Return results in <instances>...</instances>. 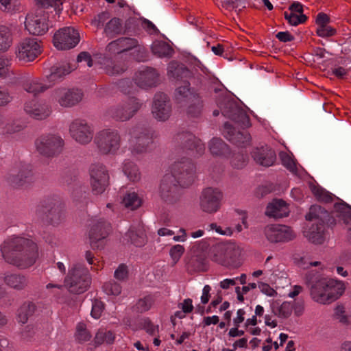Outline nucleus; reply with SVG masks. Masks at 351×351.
I'll return each mask as SVG.
<instances>
[{
	"label": "nucleus",
	"instance_id": "nucleus-1",
	"mask_svg": "<svg viewBox=\"0 0 351 351\" xmlns=\"http://www.w3.org/2000/svg\"><path fill=\"white\" fill-rule=\"evenodd\" d=\"M1 251L5 260L21 268L33 265L38 258V248L32 241L19 237L4 242Z\"/></svg>",
	"mask_w": 351,
	"mask_h": 351
},
{
	"label": "nucleus",
	"instance_id": "nucleus-2",
	"mask_svg": "<svg viewBox=\"0 0 351 351\" xmlns=\"http://www.w3.org/2000/svg\"><path fill=\"white\" fill-rule=\"evenodd\" d=\"M309 295L317 304L327 305L338 300L345 292L346 285L335 278H319L307 282Z\"/></svg>",
	"mask_w": 351,
	"mask_h": 351
},
{
	"label": "nucleus",
	"instance_id": "nucleus-3",
	"mask_svg": "<svg viewBox=\"0 0 351 351\" xmlns=\"http://www.w3.org/2000/svg\"><path fill=\"white\" fill-rule=\"evenodd\" d=\"M194 181V175L192 172L183 171L173 174H166L160 183L159 193L160 197L167 202H172L176 197L177 184L178 183L182 187H186Z\"/></svg>",
	"mask_w": 351,
	"mask_h": 351
},
{
	"label": "nucleus",
	"instance_id": "nucleus-4",
	"mask_svg": "<svg viewBox=\"0 0 351 351\" xmlns=\"http://www.w3.org/2000/svg\"><path fill=\"white\" fill-rule=\"evenodd\" d=\"M64 282L71 293H84L90 284L88 270L80 263L73 264L69 267Z\"/></svg>",
	"mask_w": 351,
	"mask_h": 351
},
{
	"label": "nucleus",
	"instance_id": "nucleus-5",
	"mask_svg": "<svg viewBox=\"0 0 351 351\" xmlns=\"http://www.w3.org/2000/svg\"><path fill=\"white\" fill-rule=\"evenodd\" d=\"M36 149L43 156L52 158L63 150L64 141L58 134L49 133L40 136L35 141Z\"/></svg>",
	"mask_w": 351,
	"mask_h": 351
},
{
	"label": "nucleus",
	"instance_id": "nucleus-6",
	"mask_svg": "<svg viewBox=\"0 0 351 351\" xmlns=\"http://www.w3.org/2000/svg\"><path fill=\"white\" fill-rule=\"evenodd\" d=\"M269 304L272 315L282 320L289 318L293 313L296 317H299L304 312L302 302L272 299L269 300Z\"/></svg>",
	"mask_w": 351,
	"mask_h": 351
},
{
	"label": "nucleus",
	"instance_id": "nucleus-7",
	"mask_svg": "<svg viewBox=\"0 0 351 351\" xmlns=\"http://www.w3.org/2000/svg\"><path fill=\"white\" fill-rule=\"evenodd\" d=\"M95 142L101 153L114 154L120 148L121 138L116 130L104 129L97 134Z\"/></svg>",
	"mask_w": 351,
	"mask_h": 351
},
{
	"label": "nucleus",
	"instance_id": "nucleus-8",
	"mask_svg": "<svg viewBox=\"0 0 351 351\" xmlns=\"http://www.w3.org/2000/svg\"><path fill=\"white\" fill-rule=\"evenodd\" d=\"M83 99V93L74 88L59 87L53 90L51 101L62 108H71Z\"/></svg>",
	"mask_w": 351,
	"mask_h": 351
},
{
	"label": "nucleus",
	"instance_id": "nucleus-9",
	"mask_svg": "<svg viewBox=\"0 0 351 351\" xmlns=\"http://www.w3.org/2000/svg\"><path fill=\"white\" fill-rule=\"evenodd\" d=\"M189 82H184L182 86H178L174 93V99L180 104H191L189 113L193 116L198 114L202 109V104L198 95L191 91Z\"/></svg>",
	"mask_w": 351,
	"mask_h": 351
},
{
	"label": "nucleus",
	"instance_id": "nucleus-10",
	"mask_svg": "<svg viewBox=\"0 0 351 351\" xmlns=\"http://www.w3.org/2000/svg\"><path fill=\"white\" fill-rule=\"evenodd\" d=\"M69 133L75 141L82 145H86L92 141L94 129L87 121L77 119L71 123Z\"/></svg>",
	"mask_w": 351,
	"mask_h": 351
},
{
	"label": "nucleus",
	"instance_id": "nucleus-11",
	"mask_svg": "<svg viewBox=\"0 0 351 351\" xmlns=\"http://www.w3.org/2000/svg\"><path fill=\"white\" fill-rule=\"evenodd\" d=\"M222 198L223 194L218 189L206 188L202 192L199 197L200 209L208 214L215 213L221 207Z\"/></svg>",
	"mask_w": 351,
	"mask_h": 351
},
{
	"label": "nucleus",
	"instance_id": "nucleus-12",
	"mask_svg": "<svg viewBox=\"0 0 351 351\" xmlns=\"http://www.w3.org/2000/svg\"><path fill=\"white\" fill-rule=\"evenodd\" d=\"M133 81L141 88H152L159 83V73L154 68L142 66L135 73Z\"/></svg>",
	"mask_w": 351,
	"mask_h": 351
},
{
	"label": "nucleus",
	"instance_id": "nucleus-13",
	"mask_svg": "<svg viewBox=\"0 0 351 351\" xmlns=\"http://www.w3.org/2000/svg\"><path fill=\"white\" fill-rule=\"evenodd\" d=\"M264 233L267 239L271 243L287 242L295 237V234L290 227L280 224L267 226Z\"/></svg>",
	"mask_w": 351,
	"mask_h": 351
},
{
	"label": "nucleus",
	"instance_id": "nucleus-14",
	"mask_svg": "<svg viewBox=\"0 0 351 351\" xmlns=\"http://www.w3.org/2000/svg\"><path fill=\"white\" fill-rule=\"evenodd\" d=\"M141 105L136 99H132L127 104L110 107L107 113L109 117L120 121H125L132 118L139 109Z\"/></svg>",
	"mask_w": 351,
	"mask_h": 351
},
{
	"label": "nucleus",
	"instance_id": "nucleus-15",
	"mask_svg": "<svg viewBox=\"0 0 351 351\" xmlns=\"http://www.w3.org/2000/svg\"><path fill=\"white\" fill-rule=\"evenodd\" d=\"M109 176L106 167L101 165H95L90 169V184L95 194L102 193L108 184Z\"/></svg>",
	"mask_w": 351,
	"mask_h": 351
},
{
	"label": "nucleus",
	"instance_id": "nucleus-16",
	"mask_svg": "<svg viewBox=\"0 0 351 351\" xmlns=\"http://www.w3.org/2000/svg\"><path fill=\"white\" fill-rule=\"evenodd\" d=\"M153 117L158 121H164L168 119L171 114V106L165 94L158 93L154 98L152 108Z\"/></svg>",
	"mask_w": 351,
	"mask_h": 351
},
{
	"label": "nucleus",
	"instance_id": "nucleus-17",
	"mask_svg": "<svg viewBox=\"0 0 351 351\" xmlns=\"http://www.w3.org/2000/svg\"><path fill=\"white\" fill-rule=\"evenodd\" d=\"M25 26L29 34L36 36L43 35L49 28L45 16L40 14H27Z\"/></svg>",
	"mask_w": 351,
	"mask_h": 351
},
{
	"label": "nucleus",
	"instance_id": "nucleus-18",
	"mask_svg": "<svg viewBox=\"0 0 351 351\" xmlns=\"http://www.w3.org/2000/svg\"><path fill=\"white\" fill-rule=\"evenodd\" d=\"M24 109L28 114L36 119H45L51 112L50 106L46 102L37 100L27 102Z\"/></svg>",
	"mask_w": 351,
	"mask_h": 351
},
{
	"label": "nucleus",
	"instance_id": "nucleus-19",
	"mask_svg": "<svg viewBox=\"0 0 351 351\" xmlns=\"http://www.w3.org/2000/svg\"><path fill=\"white\" fill-rule=\"evenodd\" d=\"M80 41L79 32L72 27L60 29L53 37V44H78Z\"/></svg>",
	"mask_w": 351,
	"mask_h": 351
},
{
	"label": "nucleus",
	"instance_id": "nucleus-20",
	"mask_svg": "<svg viewBox=\"0 0 351 351\" xmlns=\"http://www.w3.org/2000/svg\"><path fill=\"white\" fill-rule=\"evenodd\" d=\"M130 136V144L133 147L134 152L136 153L145 152L148 145L152 143L149 134L139 130L131 131Z\"/></svg>",
	"mask_w": 351,
	"mask_h": 351
},
{
	"label": "nucleus",
	"instance_id": "nucleus-21",
	"mask_svg": "<svg viewBox=\"0 0 351 351\" xmlns=\"http://www.w3.org/2000/svg\"><path fill=\"white\" fill-rule=\"evenodd\" d=\"M41 45H16V58L22 62L34 61L42 52Z\"/></svg>",
	"mask_w": 351,
	"mask_h": 351
},
{
	"label": "nucleus",
	"instance_id": "nucleus-22",
	"mask_svg": "<svg viewBox=\"0 0 351 351\" xmlns=\"http://www.w3.org/2000/svg\"><path fill=\"white\" fill-rule=\"evenodd\" d=\"M252 155L257 163L265 167L272 165L276 158L274 152L267 146L254 149Z\"/></svg>",
	"mask_w": 351,
	"mask_h": 351
},
{
	"label": "nucleus",
	"instance_id": "nucleus-23",
	"mask_svg": "<svg viewBox=\"0 0 351 351\" xmlns=\"http://www.w3.org/2000/svg\"><path fill=\"white\" fill-rule=\"evenodd\" d=\"M304 235L311 242L315 244H322L326 238L325 227L324 223H316L304 230Z\"/></svg>",
	"mask_w": 351,
	"mask_h": 351
},
{
	"label": "nucleus",
	"instance_id": "nucleus-24",
	"mask_svg": "<svg viewBox=\"0 0 351 351\" xmlns=\"http://www.w3.org/2000/svg\"><path fill=\"white\" fill-rule=\"evenodd\" d=\"M289 209L285 201L274 199L270 202L265 210V215L269 217L281 218L287 216Z\"/></svg>",
	"mask_w": 351,
	"mask_h": 351
},
{
	"label": "nucleus",
	"instance_id": "nucleus-25",
	"mask_svg": "<svg viewBox=\"0 0 351 351\" xmlns=\"http://www.w3.org/2000/svg\"><path fill=\"white\" fill-rule=\"evenodd\" d=\"M2 280L8 287L17 291L24 289L27 285L26 277L19 274L10 272L5 273L2 277Z\"/></svg>",
	"mask_w": 351,
	"mask_h": 351
},
{
	"label": "nucleus",
	"instance_id": "nucleus-26",
	"mask_svg": "<svg viewBox=\"0 0 351 351\" xmlns=\"http://www.w3.org/2000/svg\"><path fill=\"white\" fill-rule=\"evenodd\" d=\"M223 134L228 140L239 145L248 143L250 139L247 133L237 131L234 128L228 123L224 125Z\"/></svg>",
	"mask_w": 351,
	"mask_h": 351
},
{
	"label": "nucleus",
	"instance_id": "nucleus-27",
	"mask_svg": "<svg viewBox=\"0 0 351 351\" xmlns=\"http://www.w3.org/2000/svg\"><path fill=\"white\" fill-rule=\"evenodd\" d=\"M167 74L169 77L179 80L189 77L193 74V71L182 64L171 62L168 65Z\"/></svg>",
	"mask_w": 351,
	"mask_h": 351
},
{
	"label": "nucleus",
	"instance_id": "nucleus-28",
	"mask_svg": "<svg viewBox=\"0 0 351 351\" xmlns=\"http://www.w3.org/2000/svg\"><path fill=\"white\" fill-rule=\"evenodd\" d=\"M35 310V304L32 302H24L18 310L17 321L21 324L27 323L29 317L33 315Z\"/></svg>",
	"mask_w": 351,
	"mask_h": 351
},
{
	"label": "nucleus",
	"instance_id": "nucleus-29",
	"mask_svg": "<svg viewBox=\"0 0 351 351\" xmlns=\"http://www.w3.org/2000/svg\"><path fill=\"white\" fill-rule=\"evenodd\" d=\"M73 70L74 68L69 63H64L60 66H53L51 69V73L49 77L53 81L58 80L69 74Z\"/></svg>",
	"mask_w": 351,
	"mask_h": 351
},
{
	"label": "nucleus",
	"instance_id": "nucleus-30",
	"mask_svg": "<svg viewBox=\"0 0 351 351\" xmlns=\"http://www.w3.org/2000/svg\"><path fill=\"white\" fill-rule=\"evenodd\" d=\"M178 310L174 313V317L178 319L184 318L186 315L193 311V301L190 298H186L177 305Z\"/></svg>",
	"mask_w": 351,
	"mask_h": 351
},
{
	"label": "nucleus",
	"instance_id": "nucleus-31",
	"mask_svg": "<svg viewBox=\"0 0 351 351\" xmlns=\"http://www.w3.org/2000/svg\"><path fill=\"white\" fill-rule=\"evenodd\" d=\"M122 202L126 208L133 210L141 205L142 201L135 192H130L124 196Z\"/></svg>",
	"mask_w": 351,
	"mask_h": 351
},
{
	"label": "nucleus",
	"instance_id": "nucleus-32",
	"mask_svg": "<svg viewBox=\"0 0 351 351\" xmlns=\"http://www.w3.org/2000/svg\"><path fill=\"white\" fill-rule=\"evenodd\" d=\"M226 250H227V247H223V243L215 245L211 250L210 258L221 265L226 263Z\"/></svg>",
	"mask_w": 351,
	"mask_h": 351
},
{
	"label": "nucleus",
	"instance_id": "nucleus-33",
	"mask_svg": "<svg viewBox=\"0 0 351 351\" xmlns=\"http://www.w3.org/2000/svg\"><path fill=\"white\" fill-rule=\"evenodd\" d=\"M123 171L128 178L132 182L140 179L138 169L132 162L125 161L123 164Z\"/></svg>",
	"mask_w": 351,
	"mask_h": 351
},
{
	"label": "nucleus",
	"instance_id": "nucleus-34",
	"mask_svg": "<svg viewBox=\"0 0 351 351\" xmlns=\"http://www.w3.org/2000/svg\"><path fill=\"white\" fill-rule=\"evenodd\" d=\"M48 86H46L42 83L40 80H34L29 82H27L24 85V89L27 93L36 95L40 93L44 92L45 90L48 88Z\"/></svg>",
	"mask_w": 351,
	"mask_h": 351
},
{
	"label": "nucleus",
	"instance_id": "nucleus-35",
	"mask_svg": "<svg viewBox=\"0 0 351 351\" xmlns=\"http://www.w3.org/2000/svg\"><path fill=\"white\" fill-rule=\"evenodd\" d=\"M326 215L321 206L313 205L310 208L309 212L306 215V219L308 221L317 220V223H323L322 221V217Z\"/></svg>",
	"mask_w": 351,
	"mask_h": 351
},
{
	"label": "nucleus",
	"instance_id": "nucleus-36",
	"mask_svg": "<svg viewBox=\"0 0 351 351\" xmlns=\"http://www.w3.org/2000/svg\"><path fill=\"white\" fill-rule=\"evenodd\" d=\"M126 237L130 238L131 243L137 247L143 246L145 243V234L142 230H139L138 232L131 230L128 232Z\"/></svg>",
	"mask_w": 351,
	"mask_h": 351
},
{
	"label": "nucleus",
	"instance_id": "nucleus-37",
	"mask_svg": "<svg viewBox=\"0 0 351 351\" xmlns=\"http://www.w3.org/2000/svg\"><path fill=\"white\" fill-rule=\"evenodd\" d=\"M114 341V335L111 331H106L104 330H99L95 337V342L99 345L104 343L108 344L112 343Z\"/></svg>",
	"mask_w": 351,
	"mask_h": 351
},
{
	"label": "nucleus",
	"instance_id": "nucleus-38",
	"mask_svg": "<svg viewBox=\"0 0 351 351\" xmlns=\"http://www.w3.org/2000/svg\"><path fill=\"white\" fill-rule=\"evenodd\" d=\"M280 158L281 159L282 165L291 173L294 174L298 173V167L294 159L292 156L286 153V152H280Z\"/></svg>",
	"mask_w": 351,
	"mask_h": 351
},
{
	"label": "nucleus",
	"instance_id": "nucleus-39",
	"mask_svg": "<svg viewBox=\"0 0 351 351\" xmlns=\"http://www.w3.org/2000/svg\"><path fill=\"white\" fill-rule=\"evenodd\" d=\"M141 46V45H133L129 49L124 50L123 52L129 53L130 55H132L133 58L138 62L145 61L147 59V54Z\"/></svg>",
	"mask_w": 351,
	"mask_h": 351
},
{
	"label": "nucleus",
	"instance_id": "nucleus-40",
	"mask_svg": "<svg viewBox=\"0 0 351 351\" xmlns=\"http://www.w3.org/2000/svg\"><path fill=\"white\" fill-rule=\"evenodd\" d=\"M152 52L159 58L170 57L173 53L171 45H152Z\"/></svg>",
	"mask_w": 351,
	"mask_h": 351
},
{
	"label": "nucleus",
	"instance_id": "nucleus-41",
	"mask_svg": "<svg viewBox=\"0 0 351 351\" xmlns=\"http://www.w3.org/2000/svg\"><path fill=\"white\" fill-rule=\"evenodd\" d=\"M210 152L214 155L223 154L226 149V145L219 138H213L209 143Z\"/></svg>",
	"mask_w": 351,
	"mask_h": 351
},
{
	"label": "nucleus",
	"instance_id": "nucleus-42",
	"mask_svg": "<svg viewBox=\"0 0 351 351\" xmlns=\"http://www.w3.org/2000/svg\"><path fill=\"white\" fill-rule=\"evenodd\" d=\"M105 32L107 34H117L121 32V21L118 18L112 19L105 27Z\"/></svg>",
	"mask_w": 351,
	"mask_h": 351
},
{
	"label": "nucleus",
	"instance_id": "nucleus-43",
	"mask_svg": "<svg viewBox=\"0 0 351 351\" xmlns=\"http://www.w3.org/2000/svg\"><path fill=\"white\" fill-rule=\"evenodd\" d=\"M75 336L77 340L82 342L88 341L91 338V335L87 330L86 324L82 322L77 324Z\"/></svg>",
	"mask_w": 351,
	"mask_h": 351
},
{
	"label": "nucleus",
	"instance_id": "nucleus-44",
	"mask_svg": "<svg viewBox=\"0 0 351 351\" xmlns=\"http://www.w3.org/2000/svg\"><path fill=\"white\" fill-rule=\"evenodd\" d=\"M284 15L288 23L293 26L304 23L307 20V16L305 14L297 15L295 13L285 12Z\"/></svg>",
	"mask_w": 351,
	"mask_h": 351
},
{
	"label": "nucleus",
	"instance_id": "nucleus-45",
	"mask_svg": "<svg viewBox=\"0 0 351 351\" xmlns=\"http://www.w3.org/2000/svg\"><path fill=\"white\" fill-rule=\"evenodd\" d=\"M104 291L107 295L114 296L119 295L121 293V286L114 281H109L106 282L104 287Z\"/></svg>",
	"mask_w": 351,
	"mask_h": 351
},
{
	"label": "nucleus",
	"instance_id": "nucleus-46",
	"mask_svg": "<svg viewBox=\"0 0 351 351\" xmlns=\"http://www.w3.org/2000/svg\"><path fill=\"white\" fill-rule=\"evenodd\" d=\"M311 191L319 201L328 202L332 199L331 194L322 187L313 186Z\"/></svg>",
	"mask_w": 351,
	"mask_h": 351
},
{
	"label": "nucleus",
	"instance_id": "nucleus-47",
	"mask_svg": "<svg viewBox=\"0 0 351 351\" xmlns=\"http://www.w3.org/2000/svg\"><path fill=\"white\" fill-rule=\"evenodd\" d=\"M184 252V247L181 245H175L169 250V255L173 265L176 264Z\"/></svg>",
	"mask_w": 351,
	"mask_h": 351
},
{
	"label": "nucleus",
	"instance_id": "nucleus-48",
	"mask_svg": "<svg viewBox=\"0 0 351 351\" xmlns=\"http://www.w3.org/2000/svg\"><path fill=\"white\" fill-rule=\"evenodd\" d=\"M30 176V171L28 169L20 170L17 172H14L12 174L11 181L16 185H21L23 183V179L29 178Z\"/></svg>",
	"mask_w": 351,
	"mask_h": 351
},
{
	"label": "nucleus",
	"instance_id": "nucleus-49",
	"mask_svg": "<svg viewBox=\"0 0 351 351\" xmlns=\"http://www.w3.org/2000/svg\"><path fill=\"white\" fill-rule=\"evenodd\" d=\"M12 41V34L10 29L0 25V44H10Z\"/></svg>",
	"mask_w": 351,
	"mask_h": 351
},
{
	"label": "nucleus",
	"instance_id": "nucleus-50",
	"mask_svg": "<svg viewBox=\"0 0 351 351\" xmlns=\"http://www.w3.org/2000/svg\"><path fill=\"white\" fill-rule=\"evenodd\" d=\"M223 247H227V250L225 251L227 261L229 259H232L236 257L239 254V248L236 244L232 243H223Z\"/></svg>",
	"mask_w": 351,
	"mask_h": 351
},
{
	"label": "nucleus",
	"instance_id": "nucleus-51",
	"mask_svg": "<svg viewBox=\"0 0 351 351\" xmlns=\"http://www.w3.org/2000/svg\"><path fill=\"white\" fill-rule=\"evenodd\" d=\"M258 287L263 294L268 297H276L278 295L277 291L267 283L258 281Z\"/></svg>",
	"mask_w": 351,
	"mask_h": 351
},
{
	"label": "nucleus",
	"instance_id": "nucleus-52",
	"mask_svg": "<svg viewBox=\"0 0 351 351\" xmlns=\"http://www.w3.org/2000/svg\"><path fill=\"white\" fill-rule=\"evenodd\" d=\"M36 4L42 8H47L49 7H53L55 10H60V5H62V0H36Z\"/></svg>",
	"mask_w": 351,
	"mask_h": 351
},
{
	"label": "nucleus",
	"instance_id": "nucleus-53",
	"mask_svg": "<svg viewBox=\"0 0 351 351\" xmlns=\"http://www.w3.org/2000/svg\"><path fill=\"white\" fill-rule=\"evenodd\" d=\"M154 300L151 296L145 297L138 301L136 306L138 311L143 312L148 311L152 306Z\"/></svg>",
	"mask_w": 351,
	"mask_h": 351
},
{
	"label": "nucleus",
	"instance_id": "nucleus-54",
	"mask_svg": "<svg viewBox=\"0 0 351 351\" xmlns=\"http://www.w3.org/2000/svg\"><path fill=\"white\" fill-rule=\"evenodd\" d=\"M104 309V304L101 301L95 300L92 303L91 316L94 319H98L101 315Z\"/></svg>",
	"mask_w": 351,
	"mask_h": 351
},
{
	"label": "nucleus",
	"instance_id": "nucleus-55",
	"mask_svg": "<svg viewBox=\"0 0 351 351\" xmlns=\"http://www.w3.org/2000/svg\"><path fill=\"white\" fill-rule=\"evenodd\" d=\"M10 62V59L4 56H0V77H5L8 74Z\"/></svg>",
	"mask_w": 351,
	"mask_h": 351
},
{
	"label": "nucleus",
	"instance_id": "nucleus-56",
	"mask_svg": "<svg viewBox=\"0 0 351 351\" xmlns=\"http://www.w3.org/2000/svg\"><path fill=\"white\" fill-rule=\"evenodd\" d=\"M316 32L320 37H330L335 34L336 29L330 26H320L317 27Z\"/></svg>",
	"mask_w": 351,
	"mask_h": 351
},
{
	"label": "nucleus",
	"instance_id": "nucleus-57",
	"mask_svg": "<svg viewBox=\"0 0 351 351\" xmlns=\"http://www.w3.org/2000/svg\"><path fill=\"white\" fill-rule=\"evenodd\" d=\"M115 278L119 280H124L128 278V269L126 265L121 264L114 271V274Z\"/></svg>",
	"mask_w": 351,
	"mask_h": 351
},
{
	"label": "nucleus",
	"instance_id": "nucleus-58",
	"mask_svg": "<svg viewBox=\"0 0 351 351\" xmlns=\"http://www.w3.org/2000/svg\"><path fill=\"white\" fill-rule=\"evenodd\" d=\"M140 19L142 21V27L149 34L159 33L158 28L150 21L144 18H141Z\"/></svg>",
	"mask_w": 351,
	"mask_h": 351
},
{
	"label": "nucleus",
	"instance_id": "nucleus-59",
	"mask_svg": "<svg viewBox=\"0 0 351 351\" xmlns=\"http://www.w3.org/2000/svg\"><path fill=\"white\" fill-rule=\"evenodd\" d=\"M317 27L320 26H329L330 17L324 12H320L317 14L315 20Z\"/></svg>",
	"mask_w": 351,
	"mask_h": 351
},
{
	"label": "nucleus",
	"instance_id": "nucleus-60",
	"mask_svg": "<svg viewBox=\"0 0 351 351\" xmlns=\"http://www.w3.org/2000/svg\"><path fill=\"white\" fill-rule=\"evenodd\" d=\"M208 230H215L216 232L221 235L231 236L232 234V231L230 228H226L225 230H222L221 227L218 226L216 223H210L208 226Z\"/></svg>",
	"mask_w": 351,
	"mask_h": 351
},
{
	"label": "nucleus",
	"instance_id": "nucleus-61",
	"mask_svg": "<svg viewBox=\"0 0 351 351\" xmlns=\"http://www.w3.org/2000/svg\"><path fill=\"white\" fill-rule=\"evenodd\" d=\"M276 37L281 43L292 42L295 40L294 36L289 32H280L276 35Z\"/></svg>",
	"mask_w": 351,
	"mask_h": 351
},
{
	"label": "nucleus",
	"instance_id": "nucleus-62",
	"mask_svg": "<svg viewBox=\"0 0 351 351\" xmlns=\"http://www.w3.org/2000/svg\"><path fill=\"white\" fill-rule=\"evenodd\" d=\"M335 316L340 322L346 323L348 319L343 306H337L335 309Z\"/></svg>",
	"mask_w": 351,
	"mask_h": 351
},
{
	"label": "nucleus",
	"instance_id": "nucleus-63",
	"mask_svg": "<svg viewBox=\"0 0 351 351\" xmlns=\"http://www.w3.org/2000/svg\"><path fill=\"white\" fill-rule=\"evenodd\" d=\"M245 311L243 308H239L237 311L236 317L233 319L234 326L239 327L245 320Z\"/></svg>",
	"mask_w": 351,
	"mask_h": 351
},
{
	"label": "nucleus",
	"instance_id": "nucleus-64",
	"mask_svg": "<svg viewBox=\"0 0 351 351\" xmlns=\"http://www.w3.org/2000/svg\"><path fill=\"white\" fill-rule=\"evenodd\" d=\"M125 66H119V65H114L113 66H108L106 68V72L109 75H117L122 73L124 71H125Z\"/></svg>",
	"mask_w": 351,
	"mask_h": 351
}]
</instances>
